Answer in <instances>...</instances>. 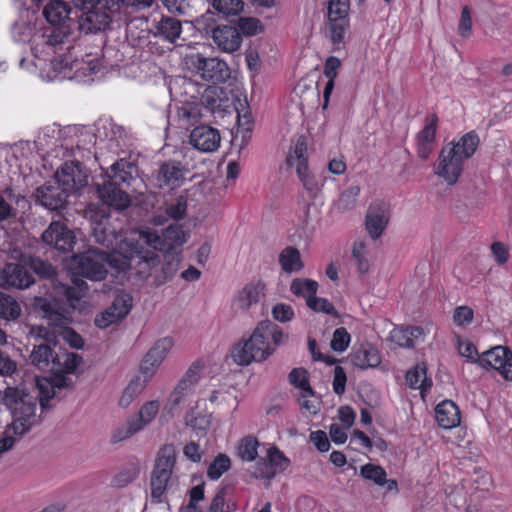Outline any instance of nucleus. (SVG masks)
<instances>
[{
    "label": "nucleus",
    "instance_id": "79ce46f5",
    "mask_svg": "<svg viewBox=\"0 0 512 512\" xmlns=\"http://www.w3.org/2000/svg\"><path fill=\"white\" fill-rule=\"evenodd\" d=\"M290 383L300 390L302 398L313 397L314 391L310 386L308 372L304 368H294L289 373Z\"/></svg>",
    "mask_w": 512,
    "mask_h": 512
},
{
    "label": "nucleus",
    "instance_id": "f704fd0d",
    "mask_svg": "<svg viewBox=\"0 0 512 512\" xmlns=\"http://www.w3.org/2000/svg\"><path fill=\"white\" fill-rule=\"evenodd\" d=\"M73 284L75 285L74 287L60 285L58 287L59 293H62L66 297L71 308L79 309L81 308V300L88 290V285L84 280L77 277L73 279Z\"/></svg>",
    "mask_w": 512,
    "mask_h": 512
},
{
    "label": "nucleus",
    "instance_id": "6e6d98bb",
    "mask_svg": "<svg viewBox=\"0 0 512 512\" xmlns=\"http://www.w3.org/2000/svg\"><path fill=\"white\" fill-rule=\"evenodd\" d=\"M187 212V199L184 196H179L175 202L166 208L167 215L174 220H181L186 216Z\"/></svg>",
    "mask_w": 512,
    "mask_h": 512
},
{
    "label": "nucleus",
    "instance_id": "c03bdc74",
    "mask_svg": "<svg viewBox=\"0 0 512 512\" xmlns=\"http://www.w3.org/2000/svg\"><path fill=\"white\" fill-rule=\"evenodd\" d=\"M258 440L253 436H246L240 440L237 446V454L243 461L251 462L258 455Z\"/></svg>",
    "mask_w": 512,
    "mask_h": 512
},
{
    "label": "nucleus",
    "instance_id": "c756f323",
    "mask_svg": "<svg viewBox=\"0 0 512 512\" xmlns=\"http://www.w3.org/2000/svg\"><path fill=\"white\" fill-rule=\"evenodd\" d=\"M31 362L38 369L43 371L58 370L59 359L54 355L51 348L46 344L36 345L30 355Z\"/></svg>",
    "mask_w": 512,
    "mask_h": 512
},
{
    "label": "nucleus",
    "instance_id": "8fccbe9b",
    "mask_svg": "<svg viewBox=\"0 0 512 512\" xmlns=\"http://www.w3.org/2000/svg\"><path fill=\"white\" fill-rule=\"evenodd\" d=\"M267 458L271 462L276 475L285 471L290 464V460L276 447L268 449Z\"/></svg>",
    "mask_w": 512,
    "mask_h": 512
},
{
    "label": "nucleus",
    "instance_id": "680f3d73",
    "mask_svg": "<svg viewBox=\"0 0 512 512\" xmlns=\"http://www.w3.org/2000/svg\"><path fill=\"white\" fill-rule=\"evenodd\" d=\"M221 94V90L218 87L210 86L207 87L201 97L202 104H204L207 108L214 110L218 108L220 105L217 103V98Z\"/></svg>",
    "mask_w": 512,
    "mask_h": 512
},
{
    "label": "nucleus",
    "instance_id": "0e129e2a",
    "mask_svg": "<svg viewBox=\"0 0 512 512\" xmlns=\"http://www.w3.org/2000/svg\"><path fill=\"white\" fill-rule=\"evenodd\" d=\"M453 320L458 326L469 324L473 320V310L468 306H459L454 311Z\"/></svg>",
    "mask_w": 512,
    "mask_h": 512
},
{
    "label": "nucleus",
    "instance_id": "4d7b16f0",
    "mask_svg": "<svg viewBox=\"0 0 512 512\" xmlns=\"http://www.w3.org/2000/svg\"><path fill=\"white\" fill-rule=\"evenodd\" d=\"M437 129V117L431 116L426 125L417 135L418 142L434 143Z\"/></svg>",
    "mask_w": 512,
    "mask_h": 512
},
{
    "label": "nucleus",
    "instance_id": "9b49d317",
    "mask_svg": "<svg viewBox=\"0 0 512 512\" xmlns=\"http://www.w3.org/2000/svg\"><path fill=\"white\" fill-rule=\"evenodd\" d=\"M41 309L51 330L44 326H34L31 329V335L35 338L44 339L49 343L54 342L63 330L69 328L72 319L70 316L55 310L51 303L48 302H44L41 305Z\"/></svg>",
    "mask_w": 512,
    "mask_h": 512
},
{
    "label": "nucleus",
    "instance_id": "f3484780",
    "mask_svg": "<svg viewBox=\"0 0 512 512\" xmlns=\"http://www.w3.org/2000/svg\"><path fill=\"white\" fill-rule=\"evenodd\" d=\"M188 170L176 161L163 162L158 169L156 180L159 188L174 190L183 185Z\"/></svg>",
    "mask_w": 512,
    "mask_h": 512
},
{
    "label": "nucleus",
    "instance_id": "5701e85b",
    "mask_svg": "<svg viewBox=\"0 0 512 512\" xmlns=\"http://www.w3.org/2000/svg\"><path fill=\"white\" fill-rule=\"evenodd\" d=\"M389 222L388 206L385 203H373L366 214V229L369 236L378 239Z\"/></svg>",
    "mask_w": 512,
    "mask_h": 512
},
{
    "label": "nucleus",
    "instance_id": "1a4fd4ad",
    "mask_svg": "<svg viewBox=\"0 0 512 512\" xmlns=\"http://www.w3.org/2000/svg\"><path fill=\"white\" fill-rule=\"evenodd\" d=\"M286 163L290 167H295L299 180L304 189L315 197L321 190V184L310 172L307 158V144L304 137H299L295 144L290 148L286 157Z\"/></svg>",
    "mask_w": 512,
    "mask_h": 512
},
{
    "label": "nucleus",
    "instance_id": "473e14b6",
    "mask_svg": "<svg viewBox=\"0 0 512 512\" xmlns=\"http://www.w3.org/2000/svg\"><path fill=\"white\" fill-rule=\"evenodd\" d=\"M360 475L375 485L385 486L387 491H398L397 481L394 479H387L386 471L378 465L366 464L360 469Z\"/></svg>",
    "mask_w": 512,
    "mask_h": 512
},
{
    "label": "nucleus",
    "instance_id": "774afa93",
    "mask_svg": "<svg viewBox=\"0 0 512 512\" xmlns=\"http://www.w3.org/2000/svg\"><path fill=\"white\" fill-rule=\"evenodd\" d=\"M209 512H229V506L225 501L224 489L217 491L210 504Z\"/></svg>",
    "mask_w": 512,
    "mask_h": 512
},
{
    "label": "nucleus",
    "instance_id": "ddd939ff",
    "mask_svg": "<svg viewBox=\"0 0 512 512\" xmlns=\"http://www.w3.org/2000/svg\"><path fill=\"white\" fill-rule=\"evenodd\" d=\"M160 410V402L151 400L145 402L139 409L138 415L127 420L125 427L118 429L114 435L115 442L130 438L149 425Z\"/></svg>",
    "mask_w": 512,
    "mask_h": 512
},
{
    "label": "nucleus",
    "instance_id": "c9c22d12",
    "mask_svg": "<svg viewBox=\"0 0 512 512\" xmlns=\"http://www.w3.org/2000/svg\"><path fill=\"white\" fill-rule=\"evenodd\" d=\"M279 263L285 273L299 272L304 268L299 250L293 246L285 247L279 253Z\"/></svg>",
    "mask_w": 512,
    "mask_h": 512
},
{
    "label": "nucleus",
    "instance_id": "338daca9",
    "mask_svg": "<svg viewBox=\"0 0 512 512\" xmlns=\"http://www.w3.org/2000/svg\"><path fill=\"white\" fill-rule=\"evenodd\" d=\"M202 368L203 365L199 361L193 362L181 378L183 384L190 383L196 385L200 379Z\"/></svg>",
    "mask_w": 512,
    "mask_h": 512
},
{
    "label": "nucleus",
    "instance_id": "bb28decb",
    "mask_svg": "<svg viewBox=\"0 0 512 512\" xmlns=\"http://www.w3.org/2000/svg\"><path fill=\"white\" fill-rule=\"evenodd\" d=\"M213 42L224 52H234L241 45V35L236 27L218 26L212 31Z\"/></svg>",
    "mask_w": 512,
    "mask_h": 512
},
{
    "label": "nucleus",
    "instance_id": "dca6fc26",
    "mask_svg": "<svg viewBox=\"0 0 512 512\" xmlns=\"http://www.w3.org/2000/svg\"><path fill=\"white\" fill-rule=\"evenodd\" d=\"M477 363L483 368H493L507 380L512 381V353L503 346H496L483 352L477 358Z\"/></svg>",
    "mask_w": 512,
    "mask_h": 512
},
{
    "label": "nucleus",
    "instance_id": "aec40b11",
    "mask_svg": "<svg viewBox=\"0 0 512 512\" xmlns=\"http://www.w3.org/2000/svg\"><path fill=\"white\" fill-rule=\"evenodd\" d=\"M265 284L262 281L247 283L234 296L232 306L236 311H248L264 296Z\"/></svg>",
    "mask_w": 512,
    "mask_h": 512
},
{
    "label": "nucleus",
    "instance_id": "49530a36",
    "mask_svg": "<svg viewBox=\"0 0 512 512\" xmlns=\"http://www.w3.org/2000/svg\"><path fill=\"white\" fill-rule=\"evenodd\" d=\"M349 7V0H329V20L331 22L345 21L349 13Z\"/></svg>",
    "mask_w": 512,
    "mask_h": 512
},
{
    "label": "nucleus",
    "instance_id": "cd10ccee",
    "mask_svg": "<svg viewBox=\"0 0 512 512\" xmlns=\"http://www.w3.org/2000/svg\"><path fill=\"white\" fill-rule=\"evenodd\" d=\"M435 417L440 427L452 429L461 422L458 406L451 400H444L435 408Z\"/></svg>",
    "mask_w": 512,
    "mask_h": 512
},
{
    "label": "nucleus",
    "instance_id": "a19ab883",
    "mask_svg": "<svg viewBox=\"0 0 512 512\" xmlns=\"http://www.w3.org/2000/svg\"><path fill=\"white\" fill-rule=\"evenodd\" d=\"M149 378L150 377L147 376H145V378H141L139 376L133 378L120 397L119 405L123 408H127L132 403V401L145 389Z\"/></svg>",
    "mask_w": 512,
    "mask_h": 512
},
{
    "label": "nucleus",
    "instance_id": "4468645a",
    "mask_svg": "<svg viewBox=\"0 0 512 512\" xmlns=\"http://www.w3.org/2000/svg\"><path fill=\"white\" fill-rule=\"evenodd\" d=\"M190 62L203 80L221 83L230 77V70L226 62L216 57L207 58L196 53L190 56Z\"/></svg>",
    "mask_w": 512,
    "mask_h": 512
},
{
    "label": "nucleus",
    "instance_id": "20e7f679",
    "mask_svg": "<svg viewBox=\"0 0 512 512\" xmlns=\"http://www.w3.org/2000/svg\"><path fill=\"white\" fill-rule=\"evenodd\" d=\"M23 386H7L0 391V404L12 414V430L19 437L30 431L38 423L36 415L37 398Z\"/></svg>",
    "mask_w": 512,
    "mask_h": 512
},
{
    "label": "nucleus",
    "instance_id": "ea45409f",
    "mask_svg": "<svg viewBox=\"0 0 512 512\" xmlns=\"http://www.w3.org/2000/svg\"><path fill=\"white\" fill-rule=\"evenodd\" d=\"M185 424L190 427L196 435H203L211 424V416L203 411L190 409L185 415Z\"/></svg>",
    "mask_w": 512,
    "mask_h": 512
},
{
    "label": "nucleus",
    "instance_id": "864d4df0",
    "mask_svg": "<svg viewBox=\"0 0 512 512\" xmlns=\"http://www.w3.org/2000/svg\"><path fill=\"white\" fill-rule=\"evenodd\" d=\"M213 7L225 15H235L242 10L243 4L241 0H213Z\"/></svg>",
    "mask_w": 512,
    "mask_h": 512
},
{
    "label": "nucleus",
    "instance_id": "37998d69",
    "mask_svg": "<svg viewBox=\"0 0 512 512\" xmlns=\"http://www.w3.org/2000/svg\"><path fill=\"white\" fill-rule=\"evenodd\" d=\"M21 314V307L10 295L0 292V318L15 320Z\"/></svg>",
    "mask_w": 512,
    "mask_h": 512
},
{
    "label": "nucleus",
    "instance_id": "7ed1b4c3",
    "mask_svg": "<svg viewBox=\"0 0 512 512\" xmlns=\"http://www.w3.org/2000/svg\"><path fill=\"white\" fill-rule=\"evenodd\" d=\"M143 243V239L138 237V230L131 231L118 243L117 250L112 252V268L117 272L132 269L141 279L150 277L159 265L160 258L156 250L144 249Z\"/></svg>",
    "mask_w": 512,
    "mask_h": 512
},
{
    "label": "nucleus",
    "instance_id": "de8ad7c7",
    "mask_svg": "<svg viewBox=\"0 0 512 512\" xmlns=\"http://www.w3.org/2000/svg\"><path fill=\"white\" fill-rule=\"evenodd\" d=\"M367 244L363 240H358L354 243L352 249V256L357 263L359 273L365 274L369 271V261L367 259Z\"/></svg>",
    "mask_w": 512,
    "mask_h": 512
},
{
    "label": "nucleus",
    "instance_id": "a18cd8bd",
    "mask_svg": "<svg viewBox=\"0 0 512 512\" xmlns=\"http://www.w3.org/2000/svg\"><path fill=\"white\" fill-rule=\"evenodd\" d=\"M231 467L230 458L226 454H219L215 457L207 469V476L211 480L219 479Z\"/></svg>",
    "mask_w": 512,
    "mask_h": 512
},
{
    "label": "nucleus",
    "instance_id": "052dcab7",
    "mask_svg": "<svg viewBox=\"0 0 512 512\" xmlns=\"http://www.w3.org/2000/svg\"><path fill=\"white\" fill-rule=\"evenodd\" d=\"M256 478H262L266 480H271L276 476L275 471L271 466V462L269 459H260L256 465L255 470L253 472Z\"/></svg>",
    "mask_w": 512,
    "mask_h": 512
},
{
    "label": "nucleus",
    "instance_id": "39448f33",
    "mask_svg": "<svg viewBox=\"0 0 512 512\" xmlns=\"http://www.w3.org/2000/svg\"><path fill=\"white\" fill-rule=\"evenodd\" d=\"M68 38V29L65 26H61L52 29L46 38L43 37L40 43H36L32 47L33 54L38 61L50 63L51 68L55 72L51 79H55L57 75L77 66L76 62L72 59V55L67 53L71 47Z\"/></svg>",
    "mask_w": 512,
    "mask_h": 512
},
{
    "label": "nucleus",
    "instance_id": "412c9836",
    "mask_svg": "<svg viewBox=\"0 0 512 512\" xmlns=\"http://www.w3.org/2000/svg\"><path fill=\"white\" fill-rule=\"evenodd\" d=\"M2 279L0 285L16 287L19 289H26L34 283L33 274L28 270L27 267L9 263L1 269Z\"/></svg>",
    "mask_w": 512,
    "mask_h": 512
},
{
    "label": "nucleus",
    "instance_id": "2f4dec72",
    "mask_svg": "<svg viewBox=\"0 0 512 512\" xmlns=\"http://www.w3.org/2000/svg\"><path fill=\"white\" fill-rule=\"evenodd\" d=\"M195 386L190 383L183 384V381L180 380L164 406L163 416L167 414L172 417L178 407L192 396Z\"/></svg>",
    "mask_w": 512,
    "mask_h": 512
},
{
    "label": "nucleus",
    "instance_id": "3c124183",
    "mask_svg": "<svg viewBox=\"0 0 512 512\" xmlns=\"http://www.w3.org/2000/svg\"><path fill=\"white\" fill-rule=\"evenodd\" d=\"M350 341V334L345 328L340 327L334 331L330 345L333 351L341 353L348 348Z\"/></svg>",
    "mask_w": 512,
    "mask_h": 512
},
{
    "label": "nucleus",
    "instance_id": "423d86ee",
    "mask_svg": "<svg viewBox=\"0 0 512 512\" xmlns=\"http://www.w3.org/2000/svg\"><path fill=\"white\" fill-rule=\"evenodd\" d=\"M137 168L131 162L120 159L111 165L108 172L109 180L97 184V193L102 202L117 210H124L130 205L129 195L117 185L130 186L136 180Z\"/></svg>",
    "mask_w": 512,
    "mask_h": 512
},
{
    "label": "nucleus",
    "instance_id": "f257e3e1",
    "mask_svg": "<svg viewBox=\"0 0 512 512\" xmlns=\"http://www.w3.org/2000/svg\"><path fill=\"white\" fill-rule=\"evenodd\" d=\"M286 339L287 335L276 324L262 321L247 339L234 345L231 358L241 366L264 361L273 354L276 346L284 344Z\"/></svg>",
    "mask_w": 512,
    "mask_h": 512
},
{
    "label": "nucleus",
    "instance_id": "6ab92c4d",
    "mask_svg": "<svg viewBox=\"0 0 512 512\" xmlns=\"http://www.w3.org/2000/svg\"><path fill=\"white\" fill-rule=\"evenodd\" d=\"M43 241L59 251H69L73 248L75 237L64 224L52 222L42 234Z\"/></svg>",
    "mask_w": 512,
    "mask_h": 512
},
{
    "label": "nucleus",
    "instance_id": "393cba45",
    "mask_svg": "<svg viewBox=\"0 0 512 512\" xmlns=\"http://www.w3.org/2000/svg\"><path fill=\"white\" fill-rule=\"evenodd\" d=\"M57 185H61L69 194L86 184L78 163L66 162L56 172Z\"/></svg>",
    "mask_w": 512,
    "mask_h": 512
},
{
    "label": "nucleus",
    "instance_id": "69168bd1",
    "mask_svg": "<svg viewBox=\"0 0 512 512\" xmlns=\"http://www.w3.org/2000/svg\"><path fill=\"white\" fill-rule=\"evenodd\" d=\"M472 30V19L470 10L467 6H464L461 11V17L459 21L458 31L462 37H468Z\"/></svg>",
    "mask_w": 512,
    "mask_h": 512
},
{
    "label": "nucleus",
    "instance_id": "0eeeda50",
    "mask_svg": "<svg viewBox=\"0 0 512 512\" xmlns=\"http://www.w3.org/2000/svg\"><path fill=\"white\" fill-rule=\"evenodd\" d=\"M175 462L176 452L173 445L163 446L157 454L150 477L151 498L154 502H162Z\"/></svg>",
    "mask_w": 512,
    "mask_h": 512
},
{
    "label": "nucleus",
    "instance_id": "2eb2a0df",
    "mask_svg": "<svg viewBox=\"0 0 512 512\" xmlns=\"http://www.w3.org/2000/svg\"><path fill=\"white\" fill-rule=\"evenodd\" d=\"M133 305V297L127 292H120L114 298L112 304L95 318V325L101 329L107 328L123 320L130 312Z\"/></svg>",
    "mask_w": 512,
    "mask_h": 512
},
{
    "label": "nucleus",
    "instance_id": "4be33fe9",
    "mask_svg": "<svg viewBox=\"0 0 512 512\" xmlns=\"http://www.w3.org/2000/svg\"><path fill=\"white\" fill-rule=\"evenodd\" d=\"M221 142L219 131L210 126L195 127L190 133L191 145L201 152L216 151Z\"/></svg>",
    "mask_w": 512,
    "mask_h": 512
},
{
    "label": "nucleus",
    "instance_id": "b1692460",
    "mask_svg": "<svg viewBox=\"0 0 512 512\" xmlns=\"http://www.w3.org/2000/svg\"><path fill=\"white\" fill-rule=\"evenodd\" d=\"M110 21L111 16L101 6L83 11L79 16L78 25L79 29L85 34L97 33L104 30Z\"/></svg>",
    "mask_w": 512,
    "mask_h": 512
},
{
    "label": "nucleus",
    "instance_id": "603ef678",
    "mask_svg": "<svg viewBox=\"0 0 512 512\" xmlns=\"http://www.w3.org/2000/svg\"><path fill=\"white\" fill-rule=\"evenodd\" d=\"M307 306L314 312L324 313L335 317L338 316L334 305L326 298L317 297L315 295L312 300L308 301Z\"/></svg>",
    "mask_w": 512,
    "mask_h": 512
},
{
    "label": "nucleus",
    "instance_id": "a211bd4d",
    "mask_svg": "<svg viewBox=\"0 0 512 512\" xmlns=\"http://www.w3.org/2000/svg\"><path fill=\"white\" fill-rule=\"evenodd\" d=\"M174 345L173 339L164 337L158 340L148 351L141 364V372L144 376L152 377L166 358L169 351Z\"/></svg>",
    "mask_w": 512,
    "mask_h": 512
},
{
    "label": "nucleus",
    "instance_id": "9d476101",
    "mask_svg": "<svg viewBox=\"0 0 512 512\" xmlns=\"http://www.w3.org/2000/svg\"><path fill=\"white\" fill-rule=\"evenodd\" d=\"M138 230V237L153 250H172L187 241L186 234L180 225H170L160 234L157 230L145 227Z\"/></svg>",
    "mask_w": 512,
    "mask_h": 512
},
{
    "label": "nucleus",
    "instance_id": "5fc2aeb1",
    "mask_svg": "<svg viewBox=\"0 0 512 512\" xmlns=\"http://www.w3.org/2000/svg\"><path fill=\"white\" fill-rule=\"evenodd\" d=\"M237 26L239 33L242 32L248 36L256 35L262 31L260 21L252 17L239 18Z\"/></svg>",
    "mask_w": 512,
    "mask_h": 512
},
{
    "label": "nucleus",
    "instance_id": "f03ea898",
    "mask_svg": "<svg viewBox=\"0 0 512 512\" xmlns=\"http://www.w3.org/2000/svg\"><path fill=\"white\" fill-rule=\"evenodd\" d=\"M478 145L479 137L473 131L444 145L433 164L434 175L448 186L455 185L464 171L465 162L474 155Z\"/></svg>",
    "mask_w": 512,
    "mask_h": 512
},
{
    "label": "nucleus",
    "instance_id": "bf43d9fd",
    "mask_svg": "<svg viewBox=\"0 0 512 512\" xmlns=\"http://www.w3.org/2000/svg\"><path fill=\"white\" fill-rule=\"evenodd\" d=\"M390 339L400 347L411 348L414 343L409 338V331L407 327H396L390 332Z\"/></svg>",
    "mask_w": 512,
    "mask_h": 512
},
{
    "label": "nucleus",
    "instance_id": "f8f14e48",
    "mask_svg": "<svg viewBox=\"0 0 512 512\" xmlns=\"http://www.w3.org/2000/svg\"><path fill=\"white\" fill-rule=\"evenodd\" d=\"M41 309L51 330L44 326H34L31 329V335L35 338L44 339L49 343L54 342L63 330L69 328L72 319L70 316L55 310L51 303L48 302H44L41 305Z\"/></svg>",
    "mask_w": 512,
    "mask_h": 512
},
{
    "label": "nucleus",
    "instance_id": "72a5a7b5",
    "mask_svg": "<svg viewBox=\"0 0 512 512\" xmlns=\"http://www.w3.org/2000/svg\"><path fill=\"white\" fill-rule=\"evenodd\" d=\"M36 385L41 408L45 409L48 407V402L55 396V388L64 387L66 379L63 376H56L53 381L47 378H36Z\"/></svg>",
    "mask_w": 512,
    "mask_h": 512
},
{
    "label": "nucleus",
    "instance_id": "e2e57ef3",
    "mask_svg": "<svg viewBox=\"0 0 512 512\" xmlns=\"http://www.w3.org/2000/svg\"><path fill=\"white\" fill-rule=\"evenodd\" d=\"M272 315L279 322H287L294 317V311L290 305L279 303L273 307Z\"/></svg>",
    "mask_w": 512,
    "mask_h": 512
},
{
    "label": "nucleus",
    "instance_id": "6e6552de",
    "mask_svg": "<svg viewBox=\"0 0 512 512\" xmlns=\"http://www.w3.org/2000/svg\"><path fill=\"white\" fill-rule=\"evenodd\" d=\"M112 252L106 253L90 248L83 253L76 254L71 260V269L93 281H100L107 274V265L112 268Z\"/></svg>",
    "mask_w": 512,
    "mask_h": 512
},
{
    "label": "nucleus",
    "instance_id": "09e8293b",
    "mask_svg": "<svg viewBox=\"0 0 512 512\" xmlns=\"http://www.w3.org/2000/svg\"><path fill=\"white\" fill-rule=\"evenodd\" d=\"M360 188L358 186L348 187L339 197L336 208L340 211H347L352 209L358 200Z\"/></svg>",
    "mask_w": 512,
    "mask_h": 512
},
{
    "label": "nucleus",
    "instance_id": "4c0bfd02",
    "mask_svg": "<svg viewBox=\"0 0 512 512\" xmlns=\"http://www.w3.org/2000/svg\"><path fill=\"white\" fill-rule=\"evenodd\" d=\"M69 14L68 4L61 0L51 1L43 10L44 17L52 25L63 24L69 18Z\"/></svg>",
    "mask_w": 512,
    "mask_h": 512
},
{
    "label": "nucleus",
    "instance_id": "a878e982",
    "mask_svg": "<svg viewBox=\"0 0 512 512\" xmlns=\"http://www.w3.org/2000/svg\"><path fill=\"white\" fill-rule=\"evenodd\" d=\"M69 196V193L61 185L56 183L43 185L36 190L38 202L49 210L62 208Z\"/></svg>",
    "mask_w": 512,
    "mask_h": 512
},
{
    "label": "nucleus",
    "instance_id": "7c9ffc66",
    "mask_svg": "<svg viewBox=\"0 0 512 512\" xmlns=\"http://www.w3.org/2000/svg\"><path fill=\"white\" fill-rule=\"evenodd\" d=\"M352 364L358 368H374L381 363V357L376 347L366 344L350 355Z\"/></svg>",
    "mask_w": 512,
    "mask_h": 512
},
{
    "label": "nucleus",
    "instance_id": "58836bf2",
    "mask_svg": "<svg viewBox=\"0 0 512 512\" xmlns=\"http://www.w3.org/2000/svg\"><path fill=\"white\" fill-rule=\"evenodd\" d=\"M318 283L309 278H295L290 284V291L297 297L305 299L306 305L312 300L318 291Z\"/></svg>",
    "mask_w": 512,
    "mask_h": 512
},
{
    "label": "nucleus",
    "instance_id": "13d9d810",
    "mask_svg": "<svg viewBox=\"0 0 512 512\" xmlns=\"http://www.w3.org/2000/svg\"><path fill=\"white\" fill-rule=\"evenodd\" d=\"M209 400L211 403L217 405H233L234 409H236L238 405L237 397L228 390H218L212 392V394L209 397Z\"/></svg>",
    "mask_w": 512,
    "mask_h": 512
},
{
    "label": "nucleus",
    "instance_id": "e433bc0d",
    "mask_svg": "<svg viewBox=\"0 0 512 512\" xmlns=\"http://www.w3.org/2000/svg\"><path fill=\"white\" fill-rule=\"evenodd\" d=\"M425 363H417L412 369L407 371L405 379L408 386L412 389H419L423 394L432 386V380L426 376Z\"/></svg>",
    "mask_w": 512,
    "mask_h": 512
},
{
    "label": "nucleus",
    "instance_id": "c85d7f7f",
    "mask_svg": "<svg viewBox=\"0 0 512 512\" xmlns=\"http://www.w3.org/2000/svg\"><path fill=\"white\" fill-rule=\"evenodd\" d=\"M154 36L175 44L182 34V23L174 17L163 16L154 25Z\"/></svg>",
    "mask_w": 512,
    "mask_h": 512
}]
</instances>
